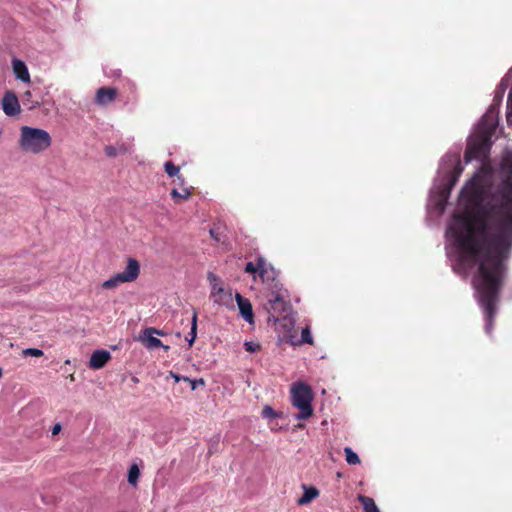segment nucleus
Returning a JSON list of instances; mask_svg holds the SVG:
<instances>
[{
    "instance_id": "obj_1",
    "label": "nucleus",
    "mask_w": 512,
    "mask_h": 512,
    "mask_svg": "<svg viewBox=\"0 0 512 512\" xmlns=\"http://www.w3.org/2000/svg\"><path fill=\"white\" fill-rule=\"evenodd\" d=\"M473 286L486 314L487 324L491 326L501 286V260L497 256L490 253L484 255L474 275Z\"/></svg>"
},
{
    "instance_id": "obj_2",
    "label": "nucleus",
    "mask_w": 512,
    "mask_h": 512,
    "mask_svg": "<svg viewBox=\"0 0 512 512\" xmlns=\"http://www.w3.org/2000/svg\"><path fill=\"white\" fill-rule=\"evenodd\" d=\"M449 232L454 238V244L464 254L476 261L481 255V243L475 235V227L467 215H454Z\"/></svg>"
},
{
    "instance_id": "obj_3",
    "label": "nucleus",
    "mask_w": 512,
    "mask_h": 512,
    "mask_svg": "<svg viewBox=\"0 0 512 512\" xmlns=\"http://www.w3.org/2000/svg\"><path fill=\"white\" fill-rule=\"evenodd\" d=\"M505 178L498 190L499 201L488 206L487 214L502 230L512 227V163L503 164Z\"/></svg>"
},
{
    "instance_id": "obj_4",
    "label": "nucleus",
    "mask_w": 512,
    "mask_h": 512,
    "mask_svg": "<svg viewBox=\"0 0 512 512\" xmlns=\"http://www.w3.org/2000/svg\"><path fill=\"white\" fill-rule=\"evenodd\" d=\"M288 297V291L283 288L279 281L271 283L266 294L267 302L264 305L268 314L275 318L278 315L288 313L290 309V304L287 301Z\"/></svg>"
},
{
    "instance_id": "obj_5",
    "label": "nucleus",
    "mask_w": 512,
    "mask_h": 512,
    "mask_svg": "<svg viewBox=\"0 0 512 512\" xmlns=\"http://www.w3.org/2000/svg\"><path fill=\"white\" fill-rule=\"evenodd\" d=\"M313 393L311 388L303 383L296 384L291 389V402L294 407L299 409L295 415L298 420H306L313 414Z\"/></svg>"
},
{
    "instance_id": "obj_6",
    "label": "nucleus",
    "mask_w": 512,
    "mask_h": 512,
    "mask_svg": "<svg viewBox=\"0 0 512 512\" xmlns=\"http://www.w3.org/2000/svg\"><path fill=\"white\" fill-rule=\"evenodd\" d=\"M482 133L475 134L468 141L465 151V160L469 162L473 159L482 160L487 157L491 147V137L495 130H479Z\"/></svg>"
},
{
    "instance_id": "obj_7",
    "label": "nucleus",
    "mask_w": 512,
    "mask_h": 512,
    "mask_svg": "<svg viewBox=\"0 0 512 512\" xmlns=\"http://www.w3.org/2000/svg\"><path fill=\"white\" fill-rule=\"evenodd\" d=\"M140 274V264L134 258H128L126 268L123 272L117 273L102 283V288L111 290L122 283L135 281Z\"/></svg>"
},
{
    "instance_id": "obj_8",
    "label": "nucleus",
    "mask_w": 512,
    "mask_h": 512,
    "mask_svg": "<svg viewBox=\"0 0 512 512\" xmlns=\"http://www.w3.org/2000/svg\"><path fill=\"white\" fill-rule=\"evenodd\" d=\"M208 280L211 284V295L214 303L227 307H233V295L230 290H225L220 279L214 274H208Z\"/></svg>"
},
{
    "instance_id": "obj_9",
    "label": "nucleus",
    "mask_w": 512,
    "mask_h": 512,
    "mask_svg": "<svg viewBox=\"0 0 512 512\" xmlns=\"http://www.w3.org/2000/svg\"><path fill=\"white\" fill-rule=\"evenodd\" d=\"M500 100L494 99L475 128H499Z\"/></svg>"
},
{
    "instance_id": "obj_10",
    "label": "nucleus",
    "mask_w": 512,
    "mask_h": 512,
    "mask_svg": "<svg viewBox=\"0 0 512 512\" xmlns=\"http://www.w3.org/2000/svg\"><path fill=\"white\" fill-rule=\"evenodd\" d=\"M163 336L164 332L161 330H158L153 327L146 328L143 330L142 334L139 337V340L143 343V345L148 349H155L162 347L166 351L169 349V346L164 345L160 339L154 337V335Z\"/></svg>"
},
{
    "instance_id": "obj_11",
    "label": "nucleus",
    "mask_w": 512,
    "mask_h": 512,
    "mask_svg": "<svg viewBox=\"0 0 512 512\" xmlns=\"http://www.w3.org/2000/svg\"><path fill=\"white\" fill-rule=\"evenodd\" d=\"M462 196L472 205H479L483 201L484 189L477 181H472L462 190Z\"/></svg>"
},
{
    "instance_id": "obj_12",
    "label": "nucleus",
    "mask_w": 512,
    "mask_h": 512,
    "mask_svg": "<svg viewBox=\"0 0 512 512\" xmlns=\"http://www.w3.org/2000/svg\"><path fill=\"white\" fill-rule=\"evenodd\" d=\"M118 90L114 87L103 86L96 90L94 103L98 106L104 107L116 100Z\"/></svg>"
},
{
    "instance_id": "obj_13",
    "label": "nucleus",
    "mask_w": 512,
    "mask_h": 512,
    "mask_svg": "<svg viewBox=\"0 0 512 512\" xmlns=\"http://www.w3.org/2000/svg\"><path fill=\"white\" fill-rule=\"evenodd\" d=\"M2 110L7 116H15L20 112V104L17 96L12 91H7L1 101Z\"/></svg>"
},
{
    "instance_id": "obj_14",
    "label": "nucleus",
    "mask_w": 512,
    "mask_h": 512,
    "mask_svg": "<svg viewBox=\"0 0 512 512\" xmlns=\"http://www.w3.org/2000/svg\"><path fill=\"white\" fill-rule=\"evenodd\" d=\"M134 151V145L130 142H117L104 147V153L109 158L130 154Z\"/></svg>"
},
{
    "instance_id": "obj_15",
    "label": "nucleus",
    "mask_w": 512,
    "mask_h": 512,
    "mask_svg": "<svg viewBox=\"0 0 512 512\" xmlns=\"http://www.w3.org/2000/svg\"><path fill=\"white\" fill-rule=\"evenodd\" d=\"M235 299L240 311L241 316L250 324L254 322V314L252 305L249 299L243 297L241 294L236 293Z\"/></svg>"
},
{
    "instance_id": "obj_16",
    "label": "nucleus",
    "mask_w": 512,
    "mask_h": 512,
    "mask_svg": "<svg viewBox=\"0 0 512 512\" xmlns=\"http://www.w3.org/2000/svg\"><path fill=\"white\" fill-rule=\"evenodd\" d=\"M110 359L111 354L109 351L104 349L96 350L90 357L89 367L94 370L101 369L108 363Z\"/></svg>"
},
{
    "instance_id": "obj_17",
    "label": "nucleus",
    "mask_w": 512,
    "mask_h": 512,
    "mask_svg": "<svg viewBox=\"0 0 512 512\" xmlns=\"http://www.w3.org/2000/svg\"><path fill=\"white\" fill-rule=\"evenodd\" d=\"M255 264L257 267V274L263 282H268L271 280V283H274L277 281L274 277L275 271L267 264L263 257H258Z\"/></svg>"
},
{
    "instance_id": "obj_18",
    "label": "nucleus",
    "mask_w": 512,
    "mask_h": 512,
    "mask_svg": "<svg viewBox=\"0 0 512 512\" xmlns=\"http://www.w3.org/2000/svg\"><path fill=\"white\" fill-rule=\"evenodd\" d=\"M51 137L45 130H34V153L48 148Z\"/></svg>"
},
{
    "instance_id": "obj_19",
    "label": "nucleus",
    "mask_w": 512,
    "mask_h": 512,
    "mask_svg": "<svg viewBox=\"0 0 512 512\" xmlns=\"http://www.w3.org/2000/svg\"><path fill=\"white\" fill-rule=\"evenodd\" d=\"M12 68L13 73L15 74L17 79L23 82H30V74L28 68L22 60L16 58L13 59Z\"/></svg>"
},
{
    "instance_id": "obj_20",
    "label": "nucleus",
    "mask_w": 512,
    "mask_h": 512,
    "mask_svg": "<svg viewBox=\"0 0 512 512\" xmlns=\"http://www.w3.org/2000/svg\"><path fill=\"white\" fill-rule=\"evenodd\" d=\"M304 493L298 499L297 504L302 506L309 504L312 500L319 496V490L313 486L303 485Z\"/></svg>"
},
{
    "instance_id": "obj_21",
    "label": "nucleus",
    "mask_w": 512,
    "mask_h": 512,
    "mask_svg": "<svg viewBox=\"0 0 512 512\" xmlns=\"http://www.w3.org/2000/svg\"><path fill=\"white\" fill-rule=\"evenodd\" d=\"M358 501L361 503L364 512H380L375 501L371 497L358 495Z\"/></svg>"
},
{
    "instance_id": "obj_22",
    "label": "nucleus",
    "mask_w": 512,
    "mask_h": 512,
    "mask_svg": "<svg viewBox=\"0 0 512 512\" xmlns=\"http://www.w3.org/2000/svg\"><path fill=\"white\" fill-rule=\"evenodd\" d=\"M197 320H198V313L195 309H193V315H192V319H191V331L190 333L186 336V340L188 341L189 343V346H192L195 339H196V335H197Z\"/></svg>"
},
{
    "instance_id": "obj_23",
    "label": "nucleus",
    "mask_w": 512,
    "mask_h": 512,
    "mask_svg": "<svg viewBox=\"0 0 512 512\" xmlns=\"http://www.w3.org/2000/svg\"><path fill=\"white\" fill-rule=\"evenodd\" d=\"M20 146L25 151H29L32 148V130H22Z\"/></svg>"
},
{
    "instance_id": "obj_24",
    "label": "nucleus",
    "mask_w": 512,
    "mask_h": 512,
    "mask_svg": "<svg viewBox=\"0 0 512 512\" xmlns=\"http://www.w3.org/2000/svg\"><path fill=\"white\" fill-rule=\"evenodd\" d=\"M210 235L217 243L226 242V236L223 234L222 227L219 224H214L210 229Z\"/></svg>"
},
{
    "instance_id": "obj_25",
    "label": "nucleus",
    "mask_w": 512,
    "mask_h": 512,
    "mask_svg": "<svg viewBox=\"0 0 512 512\" xmlns=\"http://www.w3.org/2000/svg\"><path fill=\"white\" fill-rule=\"evenodd\" d=\"M346 462L350 465H357L360 463L359 456L350 448H344Z\"/></svg>"
},
{
    "instance_id": "obj_26",
    "label": "nucleus",
    "mask_w": 512,
    "mask_h": 512,
    "mask_svg": "<svg viewBox=\"0 0 512 512\" xmlns=\"http://www.w3.org/2000/svg\"><path fill=\"white\" fill-rule=\"evenodd\" d=\"M191 195V192L184 188L182 192H179L177 189H172L171 196L175 200V202H179L180 200H186Z\"/></svg>"
},
{
    "instance_id": "obj_27",
    "label": "nucleus",
    "mask_w": 512,
    "mask_h": 512,
    "mask_svg": "<svg viewBox=\"0 0 512 512\" xmlns=\"http://www.w3.org/2000/svg\"><path fill=\"white\" fill-rule=\"evenodd\" d=\"M164 169L169 177L177 176L178 178H180V176L178 175L180 168H179V166L174 165L173 162L167 161L164 164Z\"/></svg>"
},
{
    "instance_id": "obj_28",
    "label": "nucleus",
    "mask_w": 512,
    "mask_h": 512,
    "mask_svg": "<svg viewBox=\"0 0 512 512\" xmlns=\"http://www.w3.org/2000/svg\"><path fill=\"white\" fill-rule=\"evenodd\" d=\"M139 475H140V471H139V468L137 467V465H135V464L132 465L128 471V482L131 485H136Z\"/></svg>"
},
{
    "instance_id": "obj_29",
    "label": "nucleus",
    "mask_w": 512,
    "mask_h": 512,
    "mask_svg": "<svg viewBox=\"0 0 512 512\" xmlns=\"http://www.w3.org/2000/svg\"><path fill=\"white\" fill-rule=\"evenodd\" d=\"M506 120L509 126H512V89L507 97Z\"/></svg>"
},
{
    "instance_id": "obj_30",
    "label": "nucleus",
    "mask_w": 512,
    "mask_h": 512,
    "mask_svg": "<svg viewBox=\"0 0 512 512\" xmlns=\"http://www.w3.org/2000/svg\"><path fill=\"white\" fill-rule=\"evenodd\" d=\"M462 173V167H461V164L460 162L458 161L451 176H450V187L449 189H451V187H453L455 185V183L457 182L458 180V177L460 176V174Z\"/></svg>"
},
{
    "instance_id": "obj_31",
    "label": "nucleus",
    "mask_w": 512,
    "mask_h": 512,
    "mask_svg": "<svg viewBox=\"0 0 512 512\" xmlns=\"http://www.w3.org/2000/svg\"><path fill=\"white\" fill-rule=\"evenodd\" d=\"M301 343L313 345L314 341L309 327L302 329Z\"/></svg>"
},
{
    "instance_id": "obj_32",
    "label": "nucleus",
    "mask_w": 512,
    "mask_h": 512,
    "mask_svg": "<svg viewBox=\"0 0 512 512\" xmlns=\"http://www.w3.org/2000/svg\"><path fill=\"white\" fill-rule=\"evenodd\" d=\"M262 416L265 418H275L277 413L271 406H265L262 410Z\"/></svg>"
},
{
    "instance_id": "obj_33",
    "label": "nucleus",
    "mask_w": 512,
    "mask_h": 512,
    "mask_svg": "<svg viewBox=\"0 0 512 512\" xmlns=\"http://www.w3.org/2000/svg\"><path fill=\"white\" fill-rule=\"evenodd\" d=\"M244 346H245V350L250 352V353H253V352H256V351L260 350V345L257 344V343H254V342L246 341L244 343Z\"/></svg>"
},
{
    "instance_id": "obj_34",
    "label": "nucleus",
    "mask_w": 512,
    "mask_h": 512,
    "mask_svg": "<svg viewBox=\"0 0 512 512\" xmlns=\"http://www.w3.org/2000/svg\"><path fill=\"white\" fill-rule=\"evenodd\" d=\"M186 382H189L190 385H191V390H196L198 386H204L205 385V381L204 379L200 378V379H190L187 380Z\"/></svg>"
},
{
    "instance_id": "obj_35",
    "label": "nucleus",
    "mask_w": 512,
    "mask_h": 512,
    "mask_svg": "<svg viewBox=\"0 0 512 512\" xmlns=\"http://www.w3.org/2000/svg\"><path fill=\"white\" fill-rule=\"evenodd\" d=\"M245 272L250 273V274H256L257 273L256 264L253 262H248L245 267Z\"/></svg>"
},
{
    "instance_id": "obj_36",
    "label": "nucleus",
    "mask_w": 512,
    "mask_h": 512,
    "mask_svg": "<svg viewBox=\"0 0 512 512\" xmlns=\"http://www.w3.org/2000/svg\"><path fill=\"white\" fill-rule=\"evenodd\" d=\"M170 375H171V377H173V378H174L175 382H179V381H181V380H183V381H185V382H186L187 380H189V378H188V377H186V376H180V375L175 374V373H173V372H170Z\"/></svg>"
},
{
    "instance_id": "obj_37",
    "label": "nucleus",
    "mask_w": 512,
    "mask_h": 512,
    "mask_svg": "<svg viewBox=\"0 0 512 512\" xmlns=\"http://www.w3.org/2000/svg\"><path fill=\"white\" fill-rule=\"evenodd\" d=\"M62 426L60 423H56L52 428V435L55 436L60 433Z\"/></svg>"
},
{
    "instance_id": "obj_38",
    "label": "nucleus",
    "mask_w": 512,
    "mask_h": 512,
    "mask_svg": "<svg viewBox=\"0 0 512 512\" xmlns=\"http://www.w3.org/2000/svg\"><path fill=\"white\" fill-rule=\"evenodd\" d=\"M21 354L22 356H32V348L23 349Z\"/></svg>"
},
{
    "instance_id": "obj_39",
    "label": "nucleus",
    "mask_w": 512,
    "mask_h": 512,
    "mask_svg": "<svg viewBox=\"0 0 512 512\" xmlns=\"http://www.w3.org/2000/svg\"><path fill=\"white\" fill-rule=\"evenodd\" d=\"M42 500H43V502H44V503H46V504H52V503H54V502H55V499H54V498L46 499V497H45V496H42Z\"/></svg>"
},
{
    "instance_id": "obj_40",
    "label": "nucleus",
    "mask_w": 512,
    "mask_h": 512,
    "mask_svg": "<svg viewBox=\"0 0 512 512\" xmlns=\"http://www.w3.org/2000/svg\"><path fill=\"white\" fill-rule=\"evenodd\" d=\"M43 355L42 350L34 348V357H40Z\"/></svg>"
},
{
    "instance_id": "obj_41",
    "label": "nucleus",
    "mask_w": 512,
    "mask_h": 512,
    "mask_svg": "<svg viewBox=\"0 0 512 512\" xmlns=\"http://www.w3.org/2000/svg\"><path fill=\"white\" fill-rule=\"evenodd\" d=\"M304 426H305L304 424L299 423L296 427H297V428H299V429H303V428H304Z\"/></svg>"
},
{
    "instance_id": "obj_42",
    "label": "nucleus",
    "mask_w": 512,
    "mask_h": 512,
    "mask_svg": "<svg viewBox=\"0 0 512 512\" xmlns=\"http://www.w3.org/2000/svg\"><path fill=\"white\" fill-rule=\"evenodd\" d=\"M118 512H126V511H118Z\"/></svg>"
}]
</instances>
